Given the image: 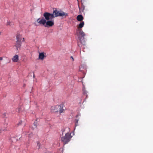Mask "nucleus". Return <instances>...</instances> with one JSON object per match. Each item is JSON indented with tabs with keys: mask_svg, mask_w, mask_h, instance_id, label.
<instances>
[{
	"mask_svg": "<svg viewBox=\"0 0 153 153\" xmlns=\"http://www.w3.org/2000/svg\"><path fill=\"white\" fill-rule=\"evenodd\" d=\"M71 59H72L73 60H74V59H73V57H72V56H71Z\"/></svg>",
	"mask_w": 153,
	"mask_h": 153,
	"instance_id": "24",
	"label": "nucleus"
},
{
	"mask_svg": "<svg viewBox=\"0 0 153 153\" xmlns=\"http://www.w3.org/2000/svg\"><path fill=\"white\" fill-rule=\"evenodd\" d=\"M44 57V55L43 53H39V58L40 59H43Z\"/></svg>",
	"mask_w": 153,
	"mask_h": 153,
	"instance_id": "12",
	"label": "nucleus"
},
{
	"mask_svg": "<svg viewBox=\"0 0 153 153\" xmlns=\"http://www.w3.org/2000/svg\"><path fill=\"white\" fill-rule=\"evenodd\" d=\"M16 41L21 42L24 41V38H22V35L19 34H18L16 35Z\"/></svg>",
	"mask_w": 153,
	"mask_h": 153,
	"instance_id": "6",
	"label": "nucleus"
},
{
	"mask_svg": "<svg viewBox=\"0 0 153 153\" xmlns=\"http://www.w3.org/2000/svg\"><path fill=\"white\" fill-rule=\"evenodd\" d=\"M82 68V66H81V67H80V68H79V70L80 71H82V70L81 69Z\"/></svg>",
	"mask_w": 153,
	"mask_h": 153,
	"instance_id": "22",
	"label": "nucleus"
},
{
	"mask_svg": "<svg viewBox=\"0 0 153 153\" xmlns=\"http://www.w3.org/2000/svg\"><path fill=\"white\" fill-rule=\"evenodd\" d=\"M11 22H7V25H11Z\"/></svg>",
	"mask_w": 153,
	"mask_h": 153,
	"instance_id": "18",
	"label": "nucleus"
},
{
	"mask_svg": "<svg viewBox=\"0 0 153 153\" xmlns=\"http://www.w3.org/2000/svg\"><path fill=\"white\" fill-rule=\"evenodd\" d=\"M5 128H1L0 127V134L2 132V131H4L7 130L6 128L7 127V124H5Z\"/></svg>",
	"mask_w": 153,
	"mask_h": 153,
	"instance_id": "15",
	"label": "nucleus"
},
{
	"mask_svg": "<svg viewBox=\"0 0 153 153\" xmlns=\"http://www.w3.org/2000/svg\"><path fill=\"white\" fill-rule=\"evenodd\" d=\"M62 131H63V132H64V131L65 130H62Z\"/></svg>",
	"mask_w": 153,
	"mask_h": 153,
	"instance_id": "26",
	"label": "nucleus"
},
{
	"mask_svg": "<svg viewBox=\"0 0 153 153\" xmlns=\"http://www.w3.org/2000/svg\"><path fill=\"white\" fill-rule=\"evenodd\" d=\"M76 34L78 37L77 41L82 44L85 45V39L84 36L85 34L82 30V29H77Z\"/></svg>",
	"mask_w": 153,
	"mask_h": 153,
	"instance_id": "2",
	"label": "nucleus"
},
{
	"mask_svg": "<svg viewBox=\"0 0 153 153\" xmlns=\"http://www.w3.org/2000/svg\"><path fill=\"white\" fill-rule=\"evenodd\" d=\"M84 0H81V1H84Z\"/></svg>",
	"mask_w": 153,
	"mask_h": 153,
	"instance_id": "27",
	"label": "nucleus"
},
{
	"mask_svg": "<svg viewBox=\"0 0 153 153\" xmlns=\"http://www.w3.org/2000/svg\"><path fill=\"white\" fill-rule=\"evenodd\" d=\"M84 19L83 17L81 15H79L76 17V19L78 21L81 22Z\"/></svg>",
	"mask_w": 153,
	"mask_h": 153,
	"instance_id": "10",
	"label": "nucleus"
},
{
	"mask_svg": "<svg viewBox=\"0 0 153 153\" xmlns=\"http://www.w3.org/2000/svg\"><path fill=\"white\" fill-rule=\"evenodd\" d=\"M68 16V14L67 13L62 11H59L56 9L53 11V13L45 12L43 14L44 17L47 20H52L55 17L58 16L66 17Z\"/></svg>",
	"mask_w": 153,
	"mask_h": 153,
	"instance_id": "1",
	"label": "nucleus"
},
{
	"mask_svg": "<svg viewBox=\"0 0 153 153\" xmlns=\"http://www.w3.org/2000/svg\"><path fill=\"white\" fill-rule=\"evenodd\" d=\"M46 20L45 19H44V18H42L41 19H40L39 18L37 20V22L39 24L44 25L46 24Z\"/></svg>",
	"mask_w": 153,
	"mask_h": 153,
	"instance_id": "5",
	"label": "nucleus"
},
{
	"mask_svg": "<svg viewBox=\"0 0 153 153\" xmlns=\"http://www.w3.org/2000/svg\"><path fill=\"white\" fill-rule=\"evenodd\" d=\"M60 107V105L52 106L51 108V110L53 112H57L58 111V107Z\"/></svg>",
	"mask_w": 153,
	"mask_h": 153,
	"instance_id": "7",
	"label": "nucleus"
},
{
	"mask_svg": "<svg viewBox=\"0 0 153 153\" xmlns=\"http://www.w3.org/2000/svg\"><path fill=\"white\" fill-rule=\"evenodd\" d=\"M34 128H36V127H37V125H36V122H35L34 123Z\"/></svg>",
	"mask_w": 153,
	"mask_h": 153,
	"instance_id": "17",
	"label": "nucleus"
},
{
	"mask_svg": "<svg viewBox=\"0 0 153 153\" xmlns=\"http://www.w3.org/2000/svg\"><path fill=\"white\" fill-rule=\"evenodd\" d=\"M37 145H38V146L39 148L40 147V144L38 142V143H37Z\"/></svg>",
	"mask_w": 153,
	"mask_h": 153,
	"instance_id": "21",
	"label": "nucleus"
},
{
	"mask_svg": "<svg viewBox=\"0 0 153 153\" xmlns=\"http://www.w3.org/2000/svg\"><path fill=\"white\" fill-rule=\"evenodd\" d=\"M32 135V133H30V134H28V137H30Z\"/></svg>",
	"mask_w": 153,
	"mask_h": 153,
	"instance_id": "20",
	"label": "nucleus"
},
{
	"mask_svg": "<svg viewBox=\"0 0 153 153\" xmlns=\"http://www.w3.org/2000/svg\"><path fill=\"white\" fill-rule=\"evenodd\" d=\"M78 46H79H79H80L79 44H78Z\"/></svg>",
	"mask_w": 153,
	"mask_h": 153,
	"instance_id": "25",
	"label": "nucleus"
},
{
	"mask_svg": "<svg viewBox=\"0 0 153 153\" xmlns=\"http://www.w3.org/2000/svg\"><path fill=\"white\" fill-rule=\"evenodd\" d=\"M71 133H67L62 138V141L64 144H66L71 140Z\"/></svg>",
	"mask_w": 153,
	"mask_h": 153,
	"instance_id": "3",
	"label": "nucleus"
},
{
	"mask_svg": "<svg viewBox=\"0 0 153 153\" xmlns=\"http://www.w3.org/2000/svg\"><path fill=\"white\" fill-rule=\"evenodd\" d=\"M53 20H53V19L52 20H46V25H45V26H48L49 27H51L53 26L54 24Z\"/></svg>",
	"mask_w": 153,
	"mask_h": 153,
	"instance_id": "4",
	"label": "nucleus"
},
{
	"mask_svg": "<svg viewBox=\"0 0 153 153\" xmlns=\"http://www.w3.org/2000/svg\"><path fill=\"white\" fill-rule=\"evenodd\" d=\"M21 42L16 41V44L15 45V46L16 48L17 51L19 49H20V47L21 46Z\"/></svg>",
	"mask_w": 153,
	"mask_h": 153,
	"instance_id": "8",
	"label": "nucleus"
},
{
	"mask_svg": "<svg viewBox=\"0 0 153 153\" xmlns=\"http://www.w3.org/2000/svg\"><path fill=\"white\" fill-rule=\"evenodd\" d=\"M79 120L77 119H75V126H77L78 125V122Z\"/></svg>",
	"mask_w": 153,
	"mask_h": 153,
	"instance_id": "16",
	"label": "nucleus"
},
{
	"mask_svg": "<svg viewBox=\"0 0 153 153\" xmlns=\"http://www.w3.org/2000/svg\"><path fill=\"white\" fill-rule=\"evenodd\" d=\"M84 22H81L77 26V29H82L81 28L84 26Z\"/></svg>",
	"mask_w": 153,
	"mask_h": 153,
	"instance_id": "9",
	"label": "nucleus"
},
{
	"mask_svg": "<svg viewBox=\"0 0 153 153\" xmlns=\"http://www.w3.org/2000/svg\"><path fill=\"white\" fill-rule=\"evenodd\" d=\"M3 59V58L2 57H0V60H2Z\"/></svg>",
	"mask_w": 153,
	"mask_h": 153,
	"instance_id": "23",
	"label": "nucleus"
},
{
	"mask_svg": "<svg viewBox=\"0 0 153 153\" xmlns=\"http://www.w3.org/2000/svg\"><path fill=\"white\" fill-rule=\"evenodd\" d=\"M10 140L13 143H15L16 142L17 140L16 137H12L11 138Z\"/></svg>",
	"mask_w": 153,
	"mask_h": 153,
	"instance_id": "14",
	"label": "nucleus"
},
{
	"mask_svg": "<svg viewBox=\"0 0 153 153\" xmlns=\"http://www.w3.org/2000/svg\"><path fill=\"white\" fill-rule=\"evenodd\" d=\"M22 121H20L19 123H18V125H20L22 123Z\"/></svg>",
	"mask_w": 153,
	"mask_h": 153,
	"instance_id": "19",
	"label": "nucleus"
},
{
	"mask_svg": "<svg viewBox=\"0 0 153 153\" xmlns=\"http://www.w3.org/2000/svg\"><path fill=\"white\" fill-rule=\"evenodd\" d=\"M13 62H17L19 60V56L18 55H16L13 56L12 59Z\"/></svg>",
	"mask_w": 153,
	"mask_h": 153,
	"instance_id": "11",
	"label": "nucleus"
},
{
	"mask_svg": "<svg viewBox=\"0 0 153 153\" xmlns=\"http://www.w3.org/2000/svg\"><path fill=\"white\" fill-rule=\"evenodd\" d=\"M60 107H58V110L60 113H62L63 112L64 110L63 108V107L61 105H60Z\"/></svg>",
	"mask_w": 153,
	"mask_h": 153,
	"instance_id": "13",
	"label": "nucleus"
}]
</instances>
